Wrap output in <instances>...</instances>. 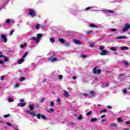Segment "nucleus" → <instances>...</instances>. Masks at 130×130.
I'll return each instance as SVG.
<instances>
[{
  "label": "nucleus",
  "instance_id": "1",
  "mask_svg": "<svg viewBox=\"0 0 130 130\" xmlns=\"http://www.w3.org/2000/svg\"><path fill=\"white\" fill-rule=\"evenodd\" d=\"M55 53H53L49 58L48 60H50L51 62H54L57 60V57L56 56Z\"/></svg>",
  "mask_w": 130,
  "mask_h": 130
},
{
  "label": "nucleus",
  "instance_id": "2",
  "mask_svg": "<svg viewBox=\"0 0 130 130\" xmlns=\"http://www.w3.org/2000/svg\"><path fill=\"white\" fill-rule=\"evenodd\" d=\"M97 68H98L97 66L93 68V69L92 70V73H93V74H98V75H100V74H101V69H98L96 70V69H97Z\"/></svg>",
  "mask_w": 130,
  "mask_h": 130
},
{
  "label": "nucleus",
  "instance_id": "3",
  "mask_svg": "<svg viewBox=\"0 0 130 130\" xmlns=\"http://www.w3.org/2000/svg\"><path fill=\"white\" fill-rule=\"evenodd\" d=\"M28 15L29 16H31V17H36V15H37L36 12H35V11L34 10L29 9V10Z\"/></svg>",
  "mask_w": 130,
  "mask_h": 130
},
{
  "label": "nucleus",
  "instance_id": "4",
  "mask_svg": "<svg viewBox=\"0 0 130 130\" xmlns=\"http://www.w3.org/2000/svg\"><path fill=\"white\" fill-rule=\"evenodd\" d=\"M129 29H130V24L128 23H126L124 28L122 29V32H125V31H127V30Z\"/></svg>",
  "mask_w": 130,
  "mask_h": 130
},
{
  "label": "nucleus",
  "instance_id": "5",
  "mask_svg": "<svg viewBox=\"0 0 130 130\" xmlns=\"http://www.w3.org/2000/svg\"><path fill=\"white\" fill-rule=\"evenodd\" d=\"M1 39L4 43H7V42H8V38H7L6 35L4 34L1 35Z\"/></svg>",
  "mask_w": 130,
  "mask_h": 130
},
{
  "label": "nucleus",
  "instance_id": "6",
  "mask_svg": "<svg viewBox=\"0 0 130 130\" xmlns=\"http://www.w3.org/2000/svg\"><path fill=\"white\" fill-rule=\"evenodd\" d=\"M4 57V61H8L9 58L6 56L3 55V52H0V58Z\"/></svg>",
  "mask_w": 130,
  "mask_h": 130
},
{
  "label": "nucleus",
  "instance_id": "7",
  "mask_svg": "<svg viewBox=\"0 0 130 130\" xmlns=\"http://www.w3.org/2000/svg\"><path fill=\"white\" fill-rule=\"evenodd\" d=\"M43 36V35H42V34H38L37 35V39L39 42L40 41V38H41Z\"/></svg>",
  "mask_w": 130,
  "mask_h": 130
},
{
  "label": "nucleus",
  "instance_id": "8",
  "mask_svg": "<svg viewBox=\"0 0 130 130\" xmlns=\"http://www.w3.org/2000/svg\"><path fill=\"white\" fill-rule=\"evenodd\" d=\"M108 54V52L105 50H103L100 53L101 55H107Z\"/></svg>",
  "mask_w": 130,
  "mask_h": 130
},
{
  "label": "nucleus",
  "instance_id": "9",
  "mask_svg": "<svg viewBox=\"0 0 130 130\" xmlns=\"http://www.w3.org/2000/svg\"><path fill=\"white\" fill-rule=\"evenodd\" d=\"M58 40L59 41V42L61 43L62 44H64V43H65L66 41L64 40V39H62V38H58Z\"/></svg>",
  "mask_w": 130,
  "mask_h": 130
},
{
  "label": "nucleus",
  "instance_id": "10",
  "mask_svg": "<svg viewBox=\"0 0 130 130\" xmlns=\"http://www.w3.org/2000/svg\"><path fill=\"white\" fill-rule=\"evenodd\" d=\"M27 103H18V106H19V107H24V106H25V105H26Z\"/></svg>",
  "mask_w": 130,
  "mask_h": 130
},
{
  "label": "nucleus",
  "instance_id": "11",
  "mask_svg": "<svg viewBox=\"0 0 130 130\" xmlns=\"http://www.w3.org/2000/svg\"><path fill=\"white\" fill-rule=\"evenodd\" d=\"M116 40L117 39H126V37L125 36H119L115 38Z\"/></svg>",
  "mask_w": 130,
  "mask_h": 130
},
{
  "label": "nucleus",
  "instance_id": "12",
  "mask_svg": "<svg viewBox=\"0 0 130 130\" xmlns=\"http://www.w3.org/2000/svg\"><path fill=\"white\" fill-rule=\"evenodd\" d=\"M63 95L65 97H69V96H70V94L69 93V92L67 91V90L64 91V93L63 94Z\"/></svg>",
  "mask_w": 130,
  "mask_h": 130
},
{
  "label": "nucleus",
  "instance_id": "13",
  "mask_svg": "<svg viewBox=\"0 0 130 130\" xmlns=\"http://www.w3.org/2000/svg\"><path fill=\"white\" fill-rule=\"evenodd\" d=\"M28 107L31 111H32V110H34V108H35L34 105L30 104L29 105Z\"/></svg>",
  "mask_w": 130,
  "mask_h": 130
},
{
  "label": "nucleus",
  "instance_id": "14",
  "mask_svg": "<svg viewBox=\"0 0 130 130\" xmlns=\"http://www.w3.org/2000/svg\"><path fill=\"white\" fill-rule=\"evenodd\" d=\"M74 42L76 44H81V43H82V42H81V41L78 40H75L74 39L73 40Z\"/></svg>",
  "mask_w": 130,
  "mask_h": 130
},
{
  "label": "nucleus",
  "instance_id": "15",
  "mask_svg": "<svg viewBox=\"0 0 130 130\" xmlns=\"http://www.w3.org/2000/svg\"><path fill=\"white\" fill-rule=\"evenodd\" d=\"M19 64H22L24 61H25V59L24 58H21L18 60Z\"/></svg>",
  "mask_w": 130,
  "mask_h": 130
},
{
  "label": "nucleus",
  "instance_id": "16",
  "mask_svg": "<svg viewBox=\"0 0 130 130\" xmlns=\"http://www.w3.org/2000/svg\"><path fill=\"white\" fill-rule=\"evenodd\" d=\"M96 121H98V119H97L96 118L90 119V122H96Z\"/></svg>",
  "mask_w": 130,
  "mask_h": 130
},
{
  "label": "nucleus",
  "instance_id": "17",
  "mask_svg": "<svg viewBox=\"0 0 130 130\" xmlns=\"http://www.w3.org/2000/svg\"><path fill=\"white\" fill-rule=\"evenodd\" d=\"M120 48H121V49H122V50H124L125 49L126 50H127L129 49V47H126V46L121 47H120Z\"/></svg>",
  "mask_w": 130,
  "mask_h": 130
},
{
  "label": "nucleus",
  "instance_id": "18",
  "mask_svg": "<svg viewBox=\"0 0 130 130\" xmlns=\"http://www.w3.org/2000/svg\"><path fill=\"white\" fill-rule=\"evenodd\" d=\"M90 95H91L92 97L95 96V92L93 90H91L89 92Z\"/></svg>",
  "mask_w": 130,
  "mask_h": 130
},
{
  "label": "nucleus",
  "instance_id": "19",
  "mask_svg": "<svg viewBox=\"0 0 130 130\" xmlns=\"http://www.w3.org/2000/svg\"><path fill=\"white\" fill-rule=\"evenodd\" d=\"M89 26L91 28H98V26L96 25H94L93 24H89Z\"/></svg>",
  "mask_w": 130,
  "mask_h": 130
},
{
  "label": "nucleus",
  "instance_id": "20",
  "mask_svg": "<svg viewBox=\"0 0 130 130\" xmlns=\"http://www.w3.org/2000/svg\"><path fill=\"white\" fill-rule=\"evenodd\" d=\"M110 50H111L112 51H116V50H117V48L114 47H112L110 48Z\"/></svg>",
  "mask_w": 130,
  "mask_h": 130
},
{
  "label": "nucleus",
  "instance_id": "21",
  "mask_svg": "<svg viewBox=\"0 0 130 130\" xmlns=\"http://www.w3.org/2000/svg\"><path fill=\"white\" fill-rule=\"evenodd\" d=\"M50 41L51 43H54L55 42V40H54V38H50Z\"/></svg>",
  "mask_w": 130,
  "mask_h": 130
},
{
  "label": "nucleus",
  "instance_id": "22",
  "mask_svg": "<svg viewBox=\"0 0 130 130\" xmlns=\"http://www.w3.org/2000/svg\"><path fill=\"white\" fill-rule=\"evenodd\" d=\"M90 34H93V30H89L86 32V35H90Z\"/></svg>",
  "mask_w": 130,
  "mask_h": 130
},
{
  "label": "nucleus",
  "instance_id": "23",
  "mask_svg": "<svg viewBox=\"0 0 130 130\" xmlns=\"http://www.w3.org/2000/svg\"><path fill=\"white\" fill-rule=\"evenodd\" d=\"M31 40H35L36 41V43L38 44L39 43V42H38V40H37V38H35V37H32L31 38Z\"/></svg>",
  "mask_w": 130,
  "mask_h": 130
},
{
  "label": "nucleus",
  "instance_id": "24",
  "mask_svg": "<svg viewBox=\"0 0 130 130\" xmlns=\"http://www.w3.org/2000/svg\"><path fill=\"white\" fill-rule=\"evenodd\" d=\"M36 28L37 30H39V29H40V24H39V23L37 24V25L36 26Z\"/></svg>",
  "mask_w": 130,
  "mask_h": 130
},
{
  "label": "nucleus",
  "instance_id": "25",
  "mask_svg": "<svg viewBox=\"0 0 130 130\" xmlns=\"http://www.w3.org/2000/svg\"><path fill=\"white\" fill-rule=\"evenodd\" d=\"M26 80V78L25 77H20L19 78V81H21V82H23V81H25Z\"/></svg>",
  "mask_w": 130,
  "mask_h": 130
},
{
  "label": "nucleus",
  "instance_id": "26",
  "mask_svg": "<svg viewBox=\"0 0 130 130\" xmlns=\"http://www.w3.org/2000/svg\"><path fill=\"white\" fill-rule=\"evenodd\" d=\"M92 113V111H90L86 114V115H87V116H89V115H91Z\"/></svg>",
  "mask_w": 130,
  "mask_h": 130
},
{
  "label": "nucleus",
  "instance_id": "27",
  "mask_svg": "<svg viewBox=\"0 0 130 130\" xmlns=\"http://www.w3.org/2000/svg\"><path fill=\"white\" fill-rule=\"evenodd\" d=\"M50 106L51 107H53V106H54V103L53 101L50 102Z\"/></svg>",
  "mask_w": 130,
  "mask_h": 130
},
{
  "label": "nucleus",
  "instance_id": "28",
  "mask_svg": "<svg viewBox=\"0 0 130 130\" xmlns=\"http://www.w3.org/2000/svg\"><path fill=\"white\" fill-rule=\"evenodd\" d=\"M30 115H32V116H36V113L34 111H32L31 112H30Z\"/></svg>",
  "mask_w": 130,
  "mask_h": 130
},
{
  "label": "nucleus",
  "instance_id": "29",
  "mask_svg": "<svg viewBox=\"0 0 130 130\" xmlns=\"http://www.w3.org/2000/svg\"><path fill=\"white\" fill-rule=\"evenodd\" d=\"M77 119H78V120H81L83 119V116H82V115H80L77 118Z\"/></svg>",
  "mask_w": 130,
  "mask_h": 130
},
{
  "label": "nucleus",
  "instance_id": "30",
  "mask_svg": "<svg viewBox=\"0 0 130 130\" xmlns=\"http://www.w3.org/2000/svg\"><path fill=\"white\" fill-rule=\"evenodd\" d=\"M37 118H38V119H40V118L41 117V115L40 114H38L36 115Z\"/></svg>",
  "mask_w": 130,
  "mask_h": 130
},
{
  "label": "nucleus",
  "instance_id": "31",
  "mask_svg": "<svg viewBox=\"0 0 130 130\" xmlns=\"http://www.w3.org/2000/svg\"><path fill=\"white\" fill-rule=\"evenodd\" d=\"M27 46V44L25 43L23 45H21V47L22 48H24V47H26Z\"/></svg>",
  "mask_w": 130,
  "mask_h": 130
},
{
  "label": "nucleus",
  "instance_id": "32",
  "mask_svg": "<svg viewBox=\"0 0 130 130\" xmlns=\"http://www.w3.org/2000/svg\"><path fill=\"white\" fill-rule=\"evenodd\" d=\"M8 102H14V99L12 98H9L8 99Z\"/></svg>",
  "mask_w": 130,
  "mask_h": 130
},
{
  "label": "nucleus",
  "instance_id": "33",
  "mask_svg": "<svg viewBox=\"0 0 130 130\" xmlns=\"http://www.w3.org/2000/svg\"><path fill=\"white\" fill-rule=\"evenodd\" d=\"M3 116L5 118H7L10 117V114H8L7 115H4Z\"/></svg>",
  "mask_w": 130,
  "mask_h": 130
},
{
  "label": "nucleus",
  "instance_id": "34",
  "mask_svg": "<svg viewBox=\"0 0 130 130\" xmlns=\"http://www.w3.org/2000/svg\"><path fill=\"white\" fill-rule=\"evenodd\" d=\"M107 111V110L104 109V110H101L100 112V113H103V112H106Z\"/></svg>",
  "mask_w": 130,
  "mask_h": 130
},
{
  "label": "nucleus",
  "instance_id": "35",
  "mask_svg": "<svg viewBox=\"0 0 130 130\" xmlns=\"http://www.w3.org/2000/svg\"><path fill=\"white\" fill-rule=\"evenodd\" d=\"M117 120L119 121V122H122V121H123V120H121V118H118Z\"/></svg>",
  "mask_w": 130,
  "mask_h": 130
},
{
  "label": "nucleus",
  "instance_id": "36",
  "mask_svg": "<svg viewBox=\"0 0 130 130\" xmlns=\"http://www.w3.org/2000/svg\"><path fill=\"white\" fill-rule=\"evenodd\" d=\"M104 48H105V47H103L102 46L99 47L100 50H102L103 51V49H104Z\"/></svg>",
  "mask_w": 130,
  "mask_h": 130
},
{
  "label": "nucleus",
  "instance_id": "37",
  "mask_svg": "<svg viewBox=\"0 0 130 130\" xmlns=\"http://www.w3.org/2000/svg\"><path fill=\"white\" fill-rule=\"evenodd\" d=\"M119 77L120 78H121V79H123V77H124V74H120Z\"/></svg>",
  "mask_w": 130,
  "mask_h": 130
},
{
  "label": "nucleus",
  "instance_id": "38",
  "mask_svg": "<svg viewBox=\"0 0 130 130\" xmlns=\"http://www.w3.org/2000/svg\"><path fill=\"white\" fill-rule=\"evenodd\" d=\"M117 125L116 124H112L111 125H110V126H111V127H116Z\"/></svg>",
  "mask_w": 130,
  "mask_h": 130
},
{
  "label": "nucleus",
  "instance_id": "39",
  "mask_svg": "<svg viewBox=\"0 0 130 130\" xmlns=\"http://www.w3.org/2000/svg\"><path fill=\"white\" fill-rule=\"evenodd\" d=\"M46 26L45 25H42V26H41V28L43 30L44 29H46Z\"/></svg>",
  "mask_w": 130,
  "mask_h": 130
},
{
  "label": "nucleus",
  "instance_id": "40",
  "mask_svg": "<svg viewBox=\"0 0 130 130\" xmlns=\"http://www.w3.org/2000/svg\"><path fill=\"white\" fill-rule=\"evenodd\" d=\"M41 117H42V119H46V117H45V116H44V115H41Z\"/></svg>",
  "mask_w": 130,
  "mask_h": 130
},
{
  "label": "nucleus",
  "instance_id": "41",
  "mask_svg": "<svg viewBox=\"0 0 130 130\" xmlns=\"http://www.w3.org/2000/svg\"><path fill=\"white\" fill-rule=\"evenodd\" d=\"M1 80L2 81H4V80H5V76H1Z\"/></svg>",
  "mask_w": 130,
  "mask_h": 130
},
{
  "label": "nucleus",
  "instance_id": "42",
  "mask_svg": "<svg viewBox=\"0 0 130 130\" xmlns=\"http://www.w3.org/2000/svg\"><path fill=\"white\" fill-rule=\"evenodd\" d=\"M6 23L7 24H10L11 23V19H8L6 20Z\"/></svg>",
  "mask_w": 130,
  "mask_h": 130
},
{
  "label": "nucleus",
  "instance_id": "43",
  "mask_svg": "<svg viewBox=\"0 0 130 130\" xmlns=\"http://www.w3.org/2000/svg\"><path fill=\"white\" fill-rule=\"evenodd\" d=\"M59 80H62V75H58Z\"/></svg>",
  "mask_w": 130,
  "mask_h": 130
},
{
  "label": "nucleus",
  "instance_id": "44",
  "mask_svg": "<svg viewBox=\"0 0 130 130\" xmlns=\"http://www.w3.org/2000/svg\"><path fill=\"white\" fill-rule=\"evenodd\" d=\"M111 31H112V32H115V31H116V29H115V28H111Z\"/></svg>",
  "mask_w": 130,
  "mask_h": 130
},
{
  "label": "nucleus",
  "instance_id": "45",
  "mask_svg": "<svg viewBox=\"0 0 130 130\" xmlns=\"http://www.w3.org/2000/svg\"><path fill=\"white\" fill-rule=\"evenodd\" d=\"M6 124H7V125H9V126H12V124H11V123L7 122Z\"/></svg>",
  "mask_w": 130,
  "mask_h": 130
},
{
  "label": "nucleus",
  "instance_id": "46",
  "mask_svg": "<svg viewBox=\"0 0 130 130\" xmlns=\"http://www.w3.org/2000/svg\"><path fill=\"white\" fill-rule=\"evenodd\" d=\"M26 113H28L29 114H30L31 112L29 110H25Z\"/></svg>",
  "mask_w": 130,
  "mask_h": 130
},
{
  "label": "nucleus",
  "instance_id": "47",
  "mask_svg": "<svg viewBox=\"0 0 130 130\" xmlns=\"http://www.w3.org/2000/svg\"><path fill=\"white\" fill-rule=\"evenodd\" d=\"M123 94H126V93H127V92L126 91V90L123 89Z\"/></svg>",
  "mask_w": 130,
  "mask_h": 130
},
{
  "label": "nucleus",
  "instance_id": "48",
  "mask_svg": "<svg viewBox=\"0 0 130 130\" xmlns=\"http://www.w3.org/2000/svg\"><path fill=\"white\" fill-rule=\"evenodd\" d=\"M72 79H73V80H76V79H77V76H73L72 77Z\"/></svg>",
  "mask_w": 130,
  "mask_h": 130
},
{
  "label": "nucleus",
  "instance_id": "49",
  "mask_svg": "<svg viewBox=\"0 0 130 130\" xmlns=\"http://www.w3.org/2000/svg\"><path fill=\"white\" fill-rule=\"evenodd\" d=\"M107 108H108L109 109H112V107L111 106H107Z\"/></svg>",
  "mask_w": 130,
  "mask_h": 130
},
{
  "label": "nucleus",
  "instance_id": "50",
  "mask_svg": "<svg viewBox=\"0 0 130 130\" xmlns=\"http://www.w3.org/2000/svg\"><path fill=\"white\" fill-rule=\"evenodd\" d=\"M56 102H58V103L60 102V99L57 98L56 100Z\"/></svg>",
  "mask_w": 130,
  "mask_h": 130
},
{
  "label": "nucleus",
  "instance_id": "51",
  "mask_svg": "<svg viewBox=\"0 0 130 130\" xmlns=\"http://www.w3.org/2000/svg\"><path fill=\"white\" fill-rule=\"evenodd\" d=\"M106 116V115H103L101 116V118H104Z\"/></svg>",
  "mask_w": 130,
  "mask_h": 130
},
{
  "label": "nucleus",
  "instance_id": "52",
  "mask_svg": "<svg viewBox=\"0 0 130 130\" xmlns=\"http://www.w3.org/2000/svg\"><path fill=\"white\" fill-rule=\"evenodd\" d=\"M0 64H4V61L0 60Z\"/></svg>",
  "mask_w": 130,
  "mask_h": 130
},
{
  "label": "nucleus",
  "instance_id": "53",
  "mask_svg": "<svg viewBox=\"0 0 130 130\" xmlns=\"http://www.w3.org/2000/svg\"><path fill=\"white\" fill-rule=\"evenodd\" d=\"M126 124H130V121H127L125 122Z\"/></svg>",
  "mask_w": 130,
  "mask_h": 130
},
{
  "label": "nucleus",
  "instance_id": "54",
  "mask_svg": "<svg viewBox=\"0 0 130 130\" xmlns=\"http://www.w3.org/2000/svg\"><path fill=\"white\" fill-rule=\"evenodd\" d=\"M88 10H91V8H90V7H87V8L85 9V10H86V11H88Z\"/></svg>",
  "mask_w": 130,
  "mask_h": 130
},
{
  "label": "nucleus",
  "instance_id": "55",
  "mask_svg": "<svg viewBox=\"0 0 130 130\" xmlns=\"http://www.w3.org/2000/svg\"><path fill=\"white\" fill-rule=\"evenodd\" d=\"M108 12L109 13H111V14H113V13H114V12H113V11H111V10H109V11H108Z\"/></svg>",
  "mask_w": 130,
  "mask_h": 130
},
{
  "label": "nucleus",
  "instance_id": "56",
  "mask_svg": "<svg viewBox=\"0 0 130 130\" xmlns=\"http://www.w3.org/2000/svg\"><path fill=\"white\" fill-rule=\"evenodd\" d=\"M124 64H126V66H128V63L126 62V61H124Z\"/></svg>",
  "mask_w": 130,
  "mask_h": 130
},
{
  "label": "nucleus",
  "instance_id": "57",
  "mask_svg": "<svg viewBox=\"0 0 130 130\" xmlns=\"http://www.w3.org/2000/svg\"><path fill=\"white\" fill-rule=\"evenodd\" d=\"M81 57H83V58L87 57V55H82L81 56Z\"/></svg>",
  "mask_w": 130,
  "mask_h": 130
},
{
  "label": "nucleus",
  "instance_id": "58",
  "mask_svg": "<svg viewBox=\"0 0 130 130\" xmlns=\"http://www.w3.org/2000/svg\"><path fill=\"white\" fill-rule=\"evenodd\" d=\"M50 112H51V111L52 112H53L54 111V109H50Z\"/></svg>",
  "mask_w": 130,
  "mask_h": 130
},
{
  "label": "nucleus",
  "instance_id": "59",
  "mask_svg": "<svg viewBox=\"0 0 130 130\" xmlns=\"http://www.w3.org/2000/svg\"><path fill=\"white\" fill-rule=\"evenodd\" d=\"M13 33H14V30L11 31L10 32V35H12Z\"/></svg>",
  "mask_w": 130,
  "mask_h": 130
},
{
  "label": "nucleus",
  "instance_id": "60",
  "mask_svg": "<svg viewBox=\"0 0 130 130\" xmlns=\"http://www.w3.org/2000/svg\"><path fill=\"white\" fill-rule=\"evenodd\" d=\"M19 83H16V84H15V87H19Z\"/></svg>",
  "mask_w": 130,
  "mask_h": 130
},
{
  "label": "nucleus",
  "instance_id": "61",
  "mask_svg": "<svg viewBox=\"0 0 130 130\" xmlns=\"http://www.w3.org/2000/svg\"><path fill=\"white\" fill-rule=\"evenodd\" d=\"M108 86H109V83H106L105 86L108 87Z\"/></svg>",
  "mask_w": 130,
  "mask_h": 130
},
{
  "label": "nucleus",
  "instance_id": "62",
  "mask_svg": "<svg viewBox=\"0 0 130 130\" xmlns=\"http://www.w3.org/2000/svg\"><path fill=\"white\" fill-rule=\"evenodd\" d=\"M90 47H94V44H91L89 45Z\"/></svg>",
  "mask_w": 130,
  "mask_h": 130
},
{
  "label": "nucleus",
  "instance_id": "63",
  "mask_svg": "<svg viewBox=\"0 0 130 130\" xmlns=\"http://www.w3.org/2000/svg\"><path fill=\"white\" fill-rule=\"evenodd\" d=\"M19 101H20V102L23 103V102H24V99H21Z\"/></svg>",
  "mask_w": 130,
  "mask_h": 130
},
{
  "label": "nucleus",
  "instance_id": "64",
  "mask_svg": "<svg viewBox=\"0 0 130 130\" xmlns=\"http://www.w3.org/2000/svg\"><path fill=\"white\" fill-rule=\"evenodd\" d=\"M45 82H46V79H45L42 81V83H45Z\"/></svg>",
  "mask_w": 130,
  "mask_h": 130
}]
</instances>
